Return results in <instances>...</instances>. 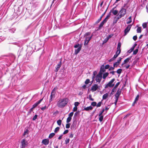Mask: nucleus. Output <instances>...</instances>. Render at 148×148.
Returning <instances> with one entry per match:
<instances>
[{"instance_id":"obj_1","label":"nucleus","mask_w":148,"mask_h":148,"mask_svg":"<svg viewBox=\"0 0 148 148\" xmlns=\"http://www.w3.org/2000/svg\"><path fill=\"white\" fill-rule=\"evenodd\" d=\"M69 100L67 98L60 99L57 102V105L59 108H63L68 103Z\"/></svg>"},{"instance_id":"obj_2","label":"nucleus","mask_w":148,"mask_h":148,"mask_svg":"<svg viewBox=\"0 0 148 148\" xmlns=\"http://www.w3.org/2000/svg\"><path fill=\"white\" fill-rule=\"evenodd\" d=\"M74 47L75 48H77L78 47V48L77 49H76L75 50V54L76 55L81 50L82 45H80L79 43H77L74 46Z\"/></svg>"},{"instance_id":"obj_3","label":"nucleus","mask_w":148,"mask_h":148,"mask_svg":"<svg viewBox=\"0 0 148 148\" xmlns=\"http://www.w3.org/2000/svg\"><path fill=\"white\" fill-rule=\"evenodd\" d=\"M115 79L113 78L107 84H106L105 85V88H108V87H110V88L113 87L114 86V84L112 83L115 81Z\"/></svg>"},{"instance_id":"obj_4","label":"nucleus","mask_w":148,"mask_h":148,"mask_svg":"<svg viewBox=\"0 0 148 148\" xmlns=\"http://www.w3.org/2000/svg\"><path fill=\"white\" fill-rule=\"evenodd\" d=\"M21 144L20 148H25L27 145V142L25 139H23L21 142Z\"/></svg>"},{"instance_id":"obj_5","label":"nucleus","mask_w":148,"mask_h":148,"mask_svg":"<svg viewBox=\"0 0 148 148\" xmlns=\"http://www.w3.org/2000/svg\"><path fill=\"white\" fill-rule=\"evenodd\" d=\"M132 25H129L127 26L125 28V30L124 31V36L126 35L129 32L131 28V27Z\"/></svg>"},{"instance_id":"obj_6","label":"nucleus","mask_w":148,"mask_h":148,"mask_svg":"<svg viewBox=\"0 0 148 148\" xmlns=\"http://www.w3.org/2000/svg\"><path fill=\"white\" fill-rule=\"evenodd\" d=\"M126 10L125 8H122L119 13L118 14H120L123 17L126 14Z\"/></svg>"},{"instance_id":"obj_7","label":"nucleus","mask_w":148,"mask_h":148,"mask_svg":"<svg viewBox=\"0 0 148 148\" xmlns=\"http://www.w3.org/2000/svg\"><path fill=\"white\" fill-rule=\"evenodd\" d=\"M99 86L97 84H95L92 86L91 90L92 92H94L96 91L98 88Z\"/></svg>"},{"instance_id":"obj_8","label":"nucleus","mask_w":148,"mask_h":148,"mask_svg":"<svg viewBox=\"0 0 148 148\" xmlns=\"http://www.w3.org/2000/svg\"><path fill=\"white\" fill-rule=\"evenodd\" d=\"M42 143L45 145H47L49 143V140L48 138L45 139L42 141Z\"/></svg>"},{"instance_id":"obj_9","label":"nucleus","mask_w":148,"mask_h":148,"mask_svg":"<svg viewBox=\"0 0 148 148\" xmlns=\"http://www.w3.org/2000/svg\"><path fill=\"white\" fill-rule=\"evenodd\" d=\"M95 78V79L96 81L99 83L101 80L102 77L97 75Z\"/></svg>"},{"instance_id":"obj_10","label":"nucleus","mask_w":148,"mask_h":148,"mask_svg":"<svg viewBox=\"0 0 148 148\" xmlns=\"http://www.w3.org/2000/svg\"><path fill=\"white\" fill-rule=\"evenodd\" d=\"M131 58H132L131 56L130 57L128 58H127V59H125L124 60L122 64L121 65V66L122 67H123V65H124V64H125L127 63L128 62H129V60Z\"/></svg>"},{"instance_id":"obj_11","label":"nucleus","mask_w":148,"mask_h":148,"mask_svg":"<svg viewBox=\"0 0 148 148\" xmlns=\"http://www.w3.org/2000/svg\"><path fill=\"white\" fill-rule=\"evenodd\" d=\"M42 100V99H41L33 105L32 108H34L38 106V105H39L41 102Z\"/></svg>"},{"instance_id":"obj_12","label":"nucleus","mask_w":148,"mask_h":148,"mask_svg":"<svg viewBox=\"0 0 148 148\" xmlns=\"http://www.w3.org/2000/svg\"><path fill=\"white\" fill-rule=\"evenodd\" d=\"M61 60L57 66V67L56 68V69L55 70V71L56 72H57L60 69V68L61 66Z\"/></svg>"},{"instance_id":"obj_13","label":"nucleus","mask_w":148,"mask_h":148,"mask_svg":"<svg viewBox=\"0 0 148 148\" xmlns=\"http://www.w3.org/2000/svg\"><path fill=\"white\" fill-rule=\"evenodd\" d=\"M121 92V90L119 88L117 91L115 95L116 97L119 98Z\"/></svg>"},{"instance_id":"obj_14","label":"nucleus","mask_w":148,"mask_h":148,"mask_svg":"<svg viewBox=\"0 0 148 148\" xmlns=\"http://www.w3.org/2000/svg\"><path fill=\"white\" fill-rule=\"evenodd\" d=\"M79 112H75L74 115V116H73V123H75L76 122V117L77 116V115L79 114Z\"/></svg>"},{"instance_id":"obj_15","label":"nucleus","mask_w":148,"mask_h":148,"mask_svg":"<svg viewBox=\"0 0 148 148\" xmlns=\"http://www.w3.org/2000/svg\"><path fill=\"white\" fill-rule=\"evenodd\" d=\"M53 93V91L52 90L51 92V95L50 96V99H49V102L50 103L52 101V98L53 97H54V93Z\"/></svg>"},{"instance_id":"obj_16","label":"nucleus","mask_w":148,"mask_h":148,"mask_svg":"<svg viewBox=\"0 0 148 148\" xmlns=\"http://www.w3.org/2000/svg\"><path fill=\"white\" fill-rule=\"evenodd\" d=\"M115 7L113 8L111 10L112 13L114 15H116L117 14L118 11L117 10H114Z\"/></svg>"},{"instance_id":"obj_17","label":"nucleus","mask_w":148,"mask_h":148,"mask_svg":"<svg viewBox=\"0 0 148 148\" xmlns=\"http://www.w3.org/2000/svg\"><path fill=\"white\" fill-rule=\"evenodd\" d=\"M121 43L120 42H119L118 43L117 47V51H119L121 52Z\"/></svg>"},{"instance_id":"obj_18","label":"nucleus","mask_w":148,"mask_h":148,"mask_svg":"<svg viewBox=\"0 0 148 148\" xmlns=\"http://www.w3.org/2000/svg\"><path fill=\"white\" fill-rule=\"evenodd\" d=\"M93 108L91 106H90L88 107H87L86 108H85L84 110H85L88 111L89 110H91Z\"/></svg>"},{"instance_id":"obj_19","label":"nucleus","mask_w":148,"mask_h":148,"mask_svg":"<svg viewBox=\"0 0 148 148\" xmlns=\"http://www.w3.org/2000/svg\"><path fill=\"white\" fill-rule=\"evenodd\" d=\"M99 120L100 122H101L102 121L103 118V116L102 115H99Z\"/></svg>"},{"instance_id":"obj_20","label":"nucleus","mask_w":148,"mask_h":148,"mask_svg":"<svg viewBox=\"0 0 148 148\" xmlns=\"http://www.w3.org/2000/svg\"><path fill=\"white\" fill-rule=\"evenodd\" d=\"M105 69L104 65H103L101 67L100 71L103 72H104L106 71Z\"/></svg>"},{"instance_id":"obj_21","label":"nucleus","mask_w":148,"mask_h":148,"mask_svg":"<svg viewBox=\"0 0 148 148\" xmlns=\"http://www.w3.org/2000/svg\"><path fill=\"white\" fill-rule=\"evenodd\" d=\"M109 75V73L108 72L106 73H104L103 75V78L104 79H105Z\"/></svg>"},{"instance_id":"obj_22","label":"nucleus","mask_w":148,"mask_h":148,"mask_svg":"<svg viewBox=\"0 0 148 148\" xmlns=\"http://www.w3.org/2000/svg\"><path fill=\"white\" fill-rule=\"evenodd\" d=\"M108 94L107 93H106L104 94L103 96V99H106L108 98Z\"/></svg>"},{"instance_id":"obj_23","label":"nucleus","mask_w":148,"mask_h":148,"mask_svg":"<svg viewBox=\"0 0 148 148\" xmlns=\"http://www.w3.org/2000/svg\"><path fill=\"white\" fill-rule=\"evenodd\" d=\"M85 40L86 41H87V43H88L89 41L91 39V38L90 37H85Z\"/></svg>"},{"instance_id":"obj_24","label":"nucleus","mask_w":148,"mask_h":148,"mask_svg":"<svg viewBox=\"0 0 148 148\" xmlns=\"http://www.w3.org/2000/svg\"><path fill=\"white\" fill-rule=\"evenodd\" d=\"M16 30V29L15 28H12L9 29V31L10 32L13 33Z\"/></svg>"},{"instance_id":"obj_25","label":"nucleus","mask_w":148,"mask_h":148,"mask_svg":"<svg viewBox=\"0 0 148 148\" xmlns=\"http://www.w3.org/2000/svg\"><path fill=\"white\" fill-rule=\"evenodd\" d=\"M141 32V27H138L137 29V32L138 33H140Z\"/></svg>"},{"instance_id":"obj_26","label":"nucleus","mask_w":148,"mask_h":148,"mask_svg":"<svg viewBox=\"0 0 148 148\" xmlns=\"http://www.w3.org/2000/svg\"><path fill=\"white\" fill-rule=\"evenodd\" d=\"M135 46H133L130 49V50L128 51V52L130 53L132 52L134 49Z\"/></svg>"},{"instance_id":"obj_27","label":"nucleus","mask_w":148,"mask_h":148,"mask_svg":"<svg viewBox=\"0 0 148 148\" xmlns=\"http://www.w3.org/2000/svg\"><path fill=\"white\" fill-rule=\"evenodd\" d=\"M55 135V133H51L50 134H49V138H51L53 136H54Z\"/></svg>"},{"instance_id":"obj_28","label":"nucleus","mask_w":148,"mask_h":148,"mask_svg":"<svg viewBox=\"0 0 148 148\" xmlns=\"http://www.w3.org/2000/svg\"><path fill=\"white\" fill-rule=\"evenodd\" d=\"M91 33L90 32H88L86 33L84 35V37H88V36L90 35V34Z\"/></svg>"},{"instance_id":"obj_29","label":"nucleus","mask_w":148,"mask_h":148,"mask_svg":"<svg viewBox=\"0 0 148 148\" xmlns=\"http://www.w3.org/2000/svg\"><path fill=\"white\" fill-rule=\"evenodd\" d=\"M104 24V23H103L102 21L101 23L100 24L99 27H98V29H100L102 27Z\"/></svg>"},{"instance_id":"obj_30","label":"nucleus","mask_w":148,"mask_h":148,"mask_svg":"<svg viewBox=\"0 0 148 148\" xmlns=\"http://www.w3.org/2000/svg\"><path fill=\"white\" fill-rule=\"evenodd\" d=\"M120 53H121V52L120 51H116V54L114 55V56H116V57L117 58L118 56V55L120 54Z\"/></svg>"},{"instance_id":"obj_31","label":"nucleus","mask_w":148,"mask_h":148,"mask_svg":"<svg viewBox=\"0 0 148 148\" xmlns=\"http://www.w3.org/2000/svg\"><path fill=\"white\" fill-rule=\"evenodd\" d=\"M71 118L68 117L66 119V122L67 123H69L71 121Z\"/></svg>"},{"instance_id":"obj_32","label":"nucleus","mask_w":148,"mask_h":148,"mask_svg":"<svg viewBox=\"0 0 148 148\" xmlns=\"http://www.w3.org/2000/svg\"><path fill=\"white\" fill-rule=\"evenodd\" d=\"M57 123L58 125L60 126L61 124L62 121L60 119L59 120L57 121Z\"/></svg>"},{"instance_id":"obj_33","label":"nucleus","mask_w":148,"mask_h":148,"mask_svg":"<svg viewBox=\"0 0 148 148\" xmlns=\"http://www.w3.org/2000/svg\"><path fill=\"white\" fill-rule=\"evenodd\" d=\"M116 58V56H114L113 58H111V59H110V60H109V62H110L112 61H113Z\"/></svg>"},{"instance_id":"obj_34","label":"nucleus","mask_w":148,"mask_h":148,"mask_svg":"<svg viewBox=\"0 0 148 148\" xmlns=\"http://www.w3.org/2000/svg\"><path fill=\"white\" fill-rule=\"evenodd\" d=\"M119 64V63L116 62L114 64L113 66L114 67H117Z\"/></svg>"},{"instance_id":"obj_35","label":"nucleus","mask_w":148,"mask_h":148,"mask_svg":"<svg viewBox=\"0 0 148 148\" xmlns=\"http://www.w3.org/2000/svg\"><path fill=\"white\" fill-rule=\"evenodd\" d=\"M60 127H56L54 130V132L55 133H56L60 129Z\"/></svg>"},{"instance_id":"obj_36","label":"nucleus","mask_w":148,"mask_h":148,"mask_svg":"<svg viewBox=\"0 0 148 148\" xmlns=\"http://www.w3.org/2000/svg\"><path fill=\"white\" fill-rule=\"evenodd\" d=\"M147 23H144L143 24L142 26L143 28H146L147 27Z\"/></svg>"},{"instance_id":"obj_37","label":"nucleus","mask_w":148,"mask_h":148,"mask_svg":"<svg viewBox=\"0 0 148 148\" xmlns=\"http://www.w3.org/2000/svg\"><path fill=\"white\" fill-rule=\"evenodd\" d=\"M122 71V69H119L117 70L116 72L117 73L120 74L121 73Z\"/></svg>"},{"instance_id":"obj_38","label":"nucleus","mask_w":148,"mask_h":148,"mask_svg":"<svg viewBox=\"0 0 148 148\" xmlns=\"http://www.w3.org/2000/svg\"><path fill=\"white\" fill-rule=\"evenodd\" d=\"M139 97V95H138L135 99L134 101L136 102L138 101Z\"/></svg>"},{"instance_id":"obj_39","label":"nucleus","mask_w":148,"mask_h":148,"mask_svg":"<svg viewBox=\"0 0 148 148\" xmlns=\"http://www.w3.org/2000/svg\"><path fill=\"white\" fill-rule=\"evenodd\" d=\"M102 103V102L101 101H100L98 102L97 105H96V106L97 107H100L101 106V105Z\"/></svg>"},{"instance_id":"obj_40","label":"nucleus","mask_w":148,"mask_h":148,"mask_svg":"<svg viewBox=\"0 0 148 148\" xmlns=\"http://www.w3.org/2000/svg\"><path fill=\"white\" fill-rule=\"evenodd\" d=\"M97 103L96 102H93L91 103V105L93 107H95L96 106Z\"/></svg>"},{"instance_id":"obj_41","label":"nucleus","mask_w":148,"mask_h":148,"mask_svg":"<svg viewBox=\"0 0 148 148\" xmlns=\"http://www.w3.org/2000/svg\"><path fill=\"white\" fill-rule=\"evenodd\" d=\"M138 49H135L134 51L133 54L134 55L136 54L138 52Z\"/></svg>"},{"instance_id":"obj_42","label":"nucleus","mask_w":148,"mask_h":148,"mask_svg":"<svg viewBox=\"0 0 148 148\" xmlns=\"http://www.w3.org/2000/svg\"><path fill=\"white\" fill-rule=\"evenodd\" d=\"M103 73V72L100 71L99 72V73L97 75L102 77Z\"/></svg>"},{"instance_id":"obj_43","label":"nucleus","mask_w":148,"mask_h":148,"mask_svg":"<svg viewBox=\"0 0 148 148\" xmlns=\"http://www.w3.org/2000/svg\"><path fill=\"white\" fill-rule=\"evenodd\" d=\"M96 73H97V72L96 71H95L93 72V76L92 77V79H93L95 78V75L96 74Z\"/></svg>"},{"instance_id":"obj_44","label":"nucleus","mask_w":148,"mask_h":148,"mask_svg":"<svg viewBox=\"0 0 148 148\" xmlns=\"http://www.w3.org/2000/svg\"><path fill=\"white\" fill-rule=\"evenodd\" d=\"M70 125L71 124L70 123H69L66 124V128L67 129L69 128L70 127Z\"/></svg>"},{"instance_id":"obj_45","label":"nucleus","mask_w":148,"mask_h":148,"mask_svg":"<svg viewBox=\"0 0 148 148\" xmlns=\"http://www.w3.org/2000/svg\"><path fill=\"white\" fill-rule=\"evenodd\" d=\"M38 116L36 114H35L34 116L33 117L32 120L33 121L35 120L37 118Z\"/></svg>"},{"instance_id":"obj_46","label":"nucleus","mask_w":148,"mask_h":148,"mask_svg":"<svg viewBox=\"0 0 148 148\" xmlns=\"http://www.w3.org/2000/svg\"><path fill=\"white\" fill-rule=\"evenodd\" d=\"M73 112H71L69 115V117L71 118L73 114Z\"/></svg>"},{"instance_id":"obj_47","label":"nucleus","mask_w":148,"mask_h":148,"mask_svg":"<svg viewBox=\"0 0 148 148\" xmlns=\"http://www.w3.org/2000/svg\"><path fill=\"white\" fill-rule=\"evenodd\" d=\"M122 59V58L121 57H119L118 58V59L117 60V62H118L120 64Z\"/></svg>"},{"instance_id":"obj_48","label":"nucleus","mask_w":148,"mask_h":148,"mask_svg":"<svg viewBox=\"0 0 148 148\" xmlns=\"http://www.w3.org/2000/svg\"><path fill=\"white\" fill-rule=\"evenodd\" d=\"M89 99L91 101H93L94 100V99L92 98V95H89Z\"/></svg>"},{"instance_id":"obj_49","label":"nucleus","mask_w":148,"mask_h":148,"mask_svg":"<svg viewBox=\"0 0 148 148\" xmlns=\"http://www.w3.org/2000/svg\"><path fill=\"white\" fill-rule=\"evenodd\" d=\"M79 103L78 102H76L75 103L74 105L75 107H77L79 105Z\"/></svg>"},{"instance_id":"obj_50","label":"nucleus","mask_w":148,"mask_h":148,"mask_svg":"<svg viewBox=\"0 0 148 148\" xmlns=\"http://www.w3.org/2000/svg\"><path fill=\"white\" fill-rule=\"evenodd\" d=\"M105 111V109L104 108H103L102 110L101 111L99 114V115L100 116V115H102L103 114V112H104Z\"/></svg>"},{"instance_id":"obj_51","label":"nucleus","mask_w":148,"mask_h":148,"mask_svg":"<svg viewBox=\"0 0 148 148\" xmlns=\"http://www.w3.org/2000/svg\"><path fill=\"white\" fill-rule=\"evenodd\" d=\"M90 82V80L89 79H86V81H85V84H88Z\"/></svg>"},{"instance_id":"obj_52","label":"nucleus","mask_w":148,"mask_h":148,"mask_svg":"<svg viewBox=\"0 0 148 148\" xmlns=\"http://www.w3.org/2000/svg\"><path fill=\"white\" fill-rule=\"evenodd\" d=\"M120 84V82H117L116 84L114 86V88H116Z\"/></svg>"},{"instance_id":"obj_53","label":"nucleus","mask_w":148,"mask_h":148,"mask_svg":"<svg viewBox=\"0 0 148 148\" xmlns=\"http://www.w3.org/2000/svg\"><path fill=\"white\" fill-rule=\"evenodd\" d=\"M116 16H117L118 19H119V18H121L122 17V16L120 14H118Z\"/></svg>"},{"instance_id":"obj_54","label":"nucleus","mask_w":148,"mask_h":148,"mask_svg":"<svg viewBox=\"0 0 148 148\" xmlns=\"http://www.w3.org/2000/svg\"><path fill=\"white\" fill-rule=\"evenodd\" d=\"M47 107L46 106H45L44 107H42L41 108V110H45L47 108Z\"/></svg>"},{"instance_id":"obj_55","label":"nucleus","mask_w":148,"mask_h":148,"mask_svg":"<svg viewBox=\"0 0 148 148\" xmlns=\"http://www.w3.org/2000/svg\"><path fill=\"white\" fill-rule=\"evenodd\" d=\"M77 108L76 107H74L73 109V112H75L77 111Z\"/></svg>"},{"instance_id":"obj_56","label":"nucleus","mask_w":148,"mask_h":148,"mask_svg":"<svg viewBox=\"0 0 148 148\" xmlns=\"http://www.w3.org/2000/svg\"><path fill=\"white\" fill-rule=\"evenodd\" d=\"M101 18L100 17V18H99L96 22V24H97L99 23V22L101 20Z\"/></svg>"},{"instance_id":"obj_57","label":"nucleus","mask_w":148,"mask_h":148,"mask_svg":"<svg viewBox=\"0 0 148 148\" xmlns=\"http://www.w3.org/2000/svg\"><path fill=\"white\" fill-rule=\"evenodd\" d=\"M112 36V34H110L107 37V41H108V40Z\"/></svg>"},{"instance_id":"obj_58","label":"nucleus","mask_w":148,"mask_h":148,"mask_svg":"<svg viewBox=\"0 0 148 148\" xmlns=\"http://www.w3.org/2000/svg\"><path fill=\"white\" fill-rule=\"evenodd\" d=\"M68 132H69L68 130H65L63 133V135L65 134H66Z\"/></svg>"},{"instance_id":"obj_59","label":"nucleus","mask_w":148,"mask_h":148,"mask_svg":"<svg viewBox=\"0 0 148 148\" xmlns=\"http://www.w3.org/2000/svg\"><path fill=\"white\" fill-rule=\"evenodd\" d=\"M109 67H110V65H109L108 64H107L104 67H105V69H108L109 68Z\"/></svg>"},{"instance_id":"obj_60","label":"nucleus","mask_w":148,"mask_h":148,"mask_svg":"<svg viewBox=\"0 0 148 148\" xmlns=\"http://www.w3.org/2000/svg\"><path fill=\"white\" fill-rule=\"evenodd\" d=\"M109 108H110L109 105H108V106H106L105 107V109H104L105 110L107 111L109 109Z\"/></svg>"},{"instance_id":"obj_61","label":"nucleus","mask_w":148,"mask_h":148,"mask_svg":"<svg viewBox=\"0 0 148 148\" xmlns=\"http://www.w3.org/2000/svg\"><path fill=\"white\" fill-rule=\"evenodd\" d=\"M137 36H134L133 37V39L134 40V41H136V39H137Z\"/></svg>"},{"instance_id":"obj_62","label":"nucleus","mask_w":148,"mask_h":148,"mask_svg":"<svg viewBox=\"0 0 148 148\" xmlns=\"http://www.w3.org/2000/svg\"><path fill=\"white\" fill-rule=\"evenodd\" d=\"M70 140L69 139H68L65 140V144H67L69 143Z\"/></svg>"},{"instance_id":"obj_63","label":"nucleus","mask_w":148,"mask_h":148,"mask_svg":"<svg viewBox=\"0 0 148 148\" xmlns=\"http://www.w3.org/2000/svg\"><path fill=\"white\" fill-rule=\"evenodd\" d=\"M4 39V38L3 37H2L1 36L0 37V42L1 41L3 40Z\"/></svg>"},{"instance_id":"obj_64","label":"nucleus","mask_w":148,"mask_h":148,"mask_svg":"<svg viewBox=\"0 0 148 148\" xmlns=\"http://www.w3.org/2000/svg\"><path fill=\"white\" fill-rule=\"evenodd\" d=\"M116 91V88H114V87L112 89V92H115Z\"/></svg>"}]
</instances>
